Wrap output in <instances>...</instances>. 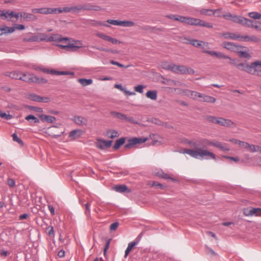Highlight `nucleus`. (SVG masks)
Listing matches in <instances>:
<instances>
[{
    "mask_svg": "<svg viewBox=\"0 0 261 261\" xmlns=\"http://www.w3.org/2000/svg\"><path fill=\"white\" fill-rule=\"evenodd\" d=\"M189 144L194 149H184L182 153L189 154L196 159L200 158L216 160V156L214 153L205 149L208 145L214 146L223 151H228L230 150L226 144H223L220 142H213L206 139H203L197 142L190 141L189 142Z\"/></svg>",
    "mask_w": 261,
    "mask_h": 261,
    "instance_id": "f257e3e1",
    "label": "nucleus"
},
{
    "mask_svg": "<svg viewBox=\"0 0 261 261\" xmlns=\"http://www.w3.org/2000/svg\"><path fill=\"white\" fill-rule=\"evenodd\" d=\"M223 17L226 20H231L234 23L240 24L243 26L248 27L249 25V23L251 22L249 19L229 13L223 15Z\"/></svg>",
    "mask_w": 261,
    "mask_h": 261,
    "instance_id": "f03ea898",
    "label": "nucleus"
},
{
    "mask_svg": "<svg viewBox=\"0 0 261 261\" xmlns=\"http://www.w3.org/2000/svg\"><path fill=\"white\" fill-rule=\"evenodd\" d=\"M186 24L194 26H200L207 28H212L213 24L211 23L203 21L200 19L187 17Z\"/></svg>",
    "mask_w": 261,
    "mask_h": 261,
    "instance_id": "7ed1b4c3",
    "label": "nucleus"
},
{
    "mask_svg": "<svg viewBox=\"0 0 261 261\" xmlns=\"http://www.w3.org/2000/svg\"><path fill=\"white\" fill-rule=\"evenodd\" d=\"M64 132V130L62 127L53 126L47 129L48 136L55 138L61 136Z\"/></svg>",
    "mask_w": 261,
    "mask_h": 261,
    "instance_id": "20e7f679",
    "label": "nucleus"
},
{
    "mask_svg": "<svg viewBox=\"0 0 261 261\" xmlns=\"http://www.w3.org/2000/svg\"><path fill=\"white\" fill-rule=\"evenodd\" d=\"M57 10L56 8H34L32 9V12L33 13H40L42 14H56Z\"/></svg>",
    "mask_w": 261,
    "mask_h": 261,
    "instance_id": "39448f33",
    "label": "nucleus"
},
{
    "mask_svg": "<svg viewBox=\"0 0 261 261\" xmlns=\"http://www.w3.org/2000/svg\"><path fill=\"white\" fill-rule=\"evenodd\" d=\"M147 138H134L132 139H130L128 140L127 143L124 145V148L126 149L131 148L135 145L138 144H141L144 143L147 141Z\"/></svg>",
    "mask_w": 261,
    "mask_h": 261,
    "instance_id": "423d86ee",
    "label": "nucleus"
},
{
    "mask_svg": "<svg viewBox=\"0 0 261 261\" xmlns=\"http://www.w3.org/2000/svg\"><path fill=\"white\" fill-rule=\"evenodd\" d=\"M107 22L113 25H120L130 27L135 25V23L132 21H121L119 20L108 19Z\"/></svg>",
    "mask_w": 261,
    "mask_h": 261,
    "instance_id": "0eeeda50",
    "label": "nucleus"
},
{
    "mask_svg": "<svg viewBox=\"0 0 261 261\" xmlns=\"http://www.w3.org/2000/svg\"><path fill=\"white\" fill-rule=\"evenodd\" d=\"M113 141L111 140L106 141L103 139H97L95 143L96 146L100 149H105L106 148H110L112 144Z\"/></svg>",
    "mask_w": 261,
    "mask_h": 261,
    "instance_id": "6e6552de",
    "label": "nucleus"
},
{
    "mask_svg": "<svg viewBox=\"0 0 261 261\" xmlns=\"http://www.w3.org/2000/svg\"><path fill=\"white\" fill-rule=\"evenodd\" d=\"M218 124L228 127H233L236 126V124L232 120L222 117H219Z\"/></svg>",
    "mask_w": 261,
    "mask_h": 261,
    "instance_id": "1a4fd4ad",
    "label": "nucleus"
},
{
    "mask_svg": "<svg viewBox=\"0 0 261 261\" xmlns=\"http://www.w3.org/2000/svg\"><path fill=\"white\" fill-rule=\"evenodd\" d=\"M95 35L97 37H99L103 40L110 41L114 44L120 43V41H118L116 38H112L110 36H107L103 33L97 32L95 34Z\"/></svg>",
    "mask_w": 261,
    "mask_h": 261,
    "instance_id": "9d476101",
    "label": "nucleus"
},
{
    "mask_svg": "<svg viewBox=\"0 0 261 261\" xmlns=\"http://www.w3.org/2000/svg\"><path fill=\"white\" fill-rule=\"evenodd\" d=\"M222 46L228 50L236 52L238 50V47L239 45L231 42H223Z\"/></svg>",
    "mask_w": 261,
    "mask_h": 261,
    "instance_id": "9b49d317",
    "label": "nucleus"
},
{
    "mask_svg": "<svg viewBox=\"0 0 261 261\" xmlns=\"http://www.w3.org/2000/svg\"><path fill=\"white\" fill-rule=\"evenodd\" d=\"M238 48V50L236 52L238 53L240 57L247 59L250 57V55L247 51L248 49L246 47L239 45Z\"/></svg>",
    "mask_w": 261,
    "mask_h": 261,
    "instance_id": "f8f14e48",
    "label": "nucleus"
},
{
    "mask_svg": "<svg viewBox=\"0 0 261 261\" xmlns=\"http://www.w3.org/2000/svg\"><path fill=\"white\" fill-rule=\"evenodd\" d=\"M72 120L76 124L81 126L87 125L88 123L87 119L82 116H74Z\"/></svg>",
    "mask_w": 261,
    "mask_h": 261,
    "instance_id": "ddd939ff",
    "label": "nucleus"
},
{
    "mask_svg": "<svg viewBox=\"0 0 261 261\" xmlns=\"http://www.w3.org/2000/svg\"><path fill=\"white\" fill-rule=\"evenodd\" d=\"M34 74L31 73L27 72L25 73H21V79L20 80L27 83H33Z\"/></svg>",
    "mask_w": 261,
    "mask_h": 261,
    "instance_id": "4468645a",
    "label": "nucleus"
},
{
    "mask_svg": "<svg viewBox=\"0 0 261 261\" xmlns=\"http://www.w3.org/2000/svg\"><path fill=\"white\" fill-rule=\"evenodd\" d=\"M59 47L62 49H65L68 51H76L81 46L75 45L73 43H69L67 45H61L59 44L58 45Z\"/></svg>",
    "mask_w": 261,
    "mask_h": 261,
    "instance_id": "2eb2a0df",
    "label": "nucleus"
},
{
    "mask_svg": "<svg viewBox=\"0 0 261 261\" xmlns=\"http://www.w3.org/2000/svg\"><path fill=\"white\" fill-rule=\"evenodd\" d=\"M239 146L246 149L250 152H254L255 145L250 144L247 142L242 141L239 142Z\"/></svg>",
    "mask_w": 261,
    "mask_h": 261,
    "instance_id": "dca6fc26",
    "label": "nucleus"
},
{
    "mask_svg": "<svg viewBox=\"0 0 261 261\" xmlns=\"http://www.w3.org/2000/svg\"><path fill=\"white\" fill-rule=\"evenodd\" d=\"M49 42L56 41V42H62L63 41H68L69 38L67 37H62L61 35L59 34H53L51 36L49 37Z\"/></svg>",
    "mask_w": 261,
    "mask_h": 261,
    "instance_id": "f3484780",
    "label": "nucleus"
},
{
    "mask_svg": "<svg viewBox=\"0 0 261 261\" xmlns=\"http://www.w3.org/2000/svg\"><path fill=\"white\" fill-rule=\"evenodd\" d=\"M20 16L27 21H35L38 19L36 16L32 13H21Z\"/></svg>",
    "mask_w": 261,
    "mask_h": 261,
    "instance_id": "a211bd4d",
    "label": "nucleus"
},
{
    "mask_svg": "<svg viewBox=\"0 0 261 261\" xmlns=\"http://www.w3.org/2000/svg\"><path fill=\"white\" fill-rule=\"evenodd\" d=\"M83 10H94L96 11H100L102 8L99 6L93 5L91 4L83 5Z\"/></svg>",
    "mask_w": 261,
    "mask_h": 261,
    "instance_id": "6ab92c4d",
    "label": "nucleus"
},
{
    "mask_svg": "<svg viewBox=\"0 0 261 261\" xmlns=\"http://www.w3.org/2000/svg\"><path fill=\"white\" fill-rule=\"evenodd\" d=\"M221 36L224 37L225 39H231L238 40L240 35L234 33L226 32L221 34Z\"/></svg>",
    "mask_w": 261,
    "mask_h": 261,
    "instance_id": "aec40b11",
    "label": "nucleus"
},
{
    "mask_svg": "<svg viewBox=\"0 0 261 261\" xmlns=\"http://www.w3.org/2000/svg\"><path fill=\"white\" fill-rule=\"evenodd\" d=\"M39 117L42 121H46L48 123H54L56 120V118L52 116L41 114L39 115Z\"/></svg>",
    "mask_w": 261,
    "mask_h": 261,
    "instance_id": "412c9836",
    "label": "nucleus"
},
{
    "mask_svg": "<svg viewBox=\"0 0 261 261\" xmlns=\"http://www.w3.org/2000/svg\"><path fill=\"white\" fill-rule=\"evenodd\" d=\"M199 98H202V101L206 102L208 103H215L216 101V99L213 97L209 95H206L204 94H201L199 95Z\"/></svg>",
    "mask_w": 261,
    "mask_h": 261,
    "instance_id": "4be33fe9",
    "label": "nucleus"
},
{
    "mask_svg": "<svg viewBox=\"0 0 261 261\" xmlns=\"http://www.w3.org/2000/svg\"><path fill=\"white\" fill-rule=\"evenodd\" d=\"M221 10V9H218L215 10L212 9H202L200 11V13L201 14L203 15H215L218 12H219Z\"/></svg>",
    "mask_w": 261,
    "mask_h": 261,
    "instance_id": "5701e85b",
    "label": "nucleus"
},
{
    "mask_svg": "<svg viewBox=\"0 0 261 261\" xmlns=\"http://www.w3.org/2000/svg\"><path fill=\"white\" fill-rule=\"evenodd\" d=\"M14 15V12L11 11H4L3 10L1 12V16H3V19H8L10 20V19L13 17V15Z\"/></svg>",
    "mask_w": 261,
    "mask_h": 261,
    "instance_id": "b1692460",
    "label": "nucleus"
},
{
    "mask_svg": "<svg viewBox=\"0 0 261 261\" xmlns=\"http://www.w3.org/2000/svg\"><path fill=\"white\" fill-rule=\"evenodd\" d=\"M236 67L241 70L249 73V71L251 69V64L248 65L245 63H239L236 65Z\"/></svg>",
    "mask_w": 261,
    "mask_h": 261,
    "instance_id": "393cba45",
    "label": "nucleus"
},
{
    "mask_svg": "<svg viewBox=\"0 0 261 261\" xmlns=\"http://www.w3.org/2000/svg\"><path fill=\"white\" fill-rule=\"evenodd\" d=\"M15 31L14 27L3 26L0 27V36L6 33H12Z\"/></svg>",
    "mask_w": 261,
    "mask_h": 261,
    "instance_id": "a878e982",
    "label": "nucleus"
},
{
    "mask_svg": "<svg viewBox=\"0 0 261 261\" xmlns=\"http://www.w3.org/2000/svg\"><path fill=\"white\" fill-rule=\"evenodd\" d=\"M160 255L157 252H152L150 254L144 257V260L151 261L152 260H156L160 258Z\"/></svg>",
    "mask_w": 261,
    "mask_h": 261,
    "instance_id": "bb28decb",
    "label": "nucleus"
},
{
    "mask_svg": "<svg viewBox=\"0 0 261 261\" xmlns=\"http://www.w3.org/2000/svg\"><path fill=\"white\" fill-rule=\"evenodd\" d=\"M251 69L249 71V73L261 77V68L259 67L252 66Z\"/></svg>",
    "mask_w": 261,
    "mask_h": 261,
    "instance_id": "cd10ccee",
    "label": "nucleus"
},
{
    "mask_svg": "<svg viewBox=\"0 0 261 261\" xmlns=\"http://www.w3.org/2000/svg\"><path fill=\"white\" fill-rule=\"evenodd\" d=\"M138 243V241H137L130 242L128 244V246L125 251V258H126L128 256V254L129 253L132 249L133 248V247L135 246Z\"/></svg>",
    "mask_w": 261,
    "mask_h": 261,
    "instance_id": "c85d7f7f",
    "label": "nucleus"
},
{
    "mask_svg": "<svg viewBox=\"0 0 261 261\" xmlns=\"http://www.w3.org/2000/svg\"><path fill=\"white\" fill-rule=\"evenodd\" d=\"M111 114L114 117L122 120L126 121L127 119V116L126 115L119 112H111Z\"/></svg>",
    "mask_w": 261,
    "mask_h": 261,
    "instance_id": "c756f323",
    "label": "nucleus"
},
{
    "mask_svg": "<svg viewBox=\"0 0 261 261\" xmlns=\"http://www.w3.org/2000/svg\"><path fill=\"white\" fill-rule=\"evenodd\" d=\"M146 96L151 100H155L157 99V91L149 90L146 92Z\"/></svg>",
    "mask_w": 261,
    "mask_h": 261,
    "instance_id": "7c9ffc66",
    "label": "nucleus"
},
{
    "mask_svg": "<svg viewBox=\"0 0 261 261\" xmlns=\"http://www.w3.org/2000/svg\"><path fill=\"white\" fill-rule=\"evenodd\" d=\"M82 133V131L79 129H75L72 130L69 134V137H71L73 140L80 137Z\"/></svg>",
    "mask_w": 261,
    "mask_h": 261,
    "instance_id": "2f4dec72",
    "label": "nucleus"
},
{
    "mask_svg": "<svg viewBox=\"0 0 261 261\" xmlns=\"http://www.w3.org/2000/svg\"><path fill=\"white\" fill-rule=\"evenodd\" d=\"M48 73L51 74H56V75H69V74H73V72H70L69 71H57L54 69H49Z\"/></svg>",
    "mask_w": 261,
    "mask_h": 261,
    "instance_id": "473e14b6",
    "label": "nucleus"
},
{
    "mask_svg": "<svg viewBox=\"0 0 261 261\" xmlns=\"http://www.w3.org/2000/svg\"><path fill=\"white\" fill-rule=\"evenodd\" d=\"M80 203L81 204L83 205L85 207V214L89 217L90 216V213H91V210H90V206H91V203L90 202H87L86 203L84 204V200H80Z\"/></svg>",
    "mask_w": 261,
    "mask_h": 261,
    "instance_id": "72a5a7b5",
    "label": "nucleus"
},
{
    "mask_svg": "<svg viewBox=\"0 0 261 261\" xmlns=\"http://www.w3.org/2000/svg\"><path fill=\"white\" fill-rule=\"evenodd\" d=\"M114 189L118 192L123 193L126 191H128V188L126 186L124 185H119L116 186Z\"/></svg>",
    "mask_w": 261,
    "mask_h": 261,
    "instance_id": "f704fd0d",
    "label": "nucleus"
},
{
    "mask_svg": "<svg viewBox=\"0 0 261 261\" xmlns=\"http://www.w3.org/2000/svg\"><path fill=\"white\" fill-rule=\"evenodd\" d=\"M125 138L124 137L121 138L117 140L115 142L114 145L113 146V148L115 150L118 149L121 145H122L125 143Z\"/></svg>",
    "mask_w": 261,
    "mask_h": 261,
    "instance_id": "c9c22d12",
    "label": "nucleus"
},
{
    "mask_svg": "<svg viewBox=\"0 0 261 261\" xmlns=\"http://www.w3.org/2000/svg\"><path fill=\"white\" fill-rule=\"evenodd\" d=\"M156 175L159 177H161L165 179H170L172 181H175V179L173 177H171L169 174L163 172H158L156 173Z\"/></svg>",
    "mask_w": 261,
    "mask_h": 261,
    "instance_id": "e433bc0d",
    "label": "nucleus"
},
{
    "mask_svg": "<svg viewBox=\"0 0 261 261\" xmlns=\"http://www.w3.org/2000/svg\"><path fill=\"white\" fill-rule=\"evenodd\" d=\"M33 83L43 84L47 83V80L43 77H39L34 74Z\"/></svg>",
    "mask_w": 261,
    "mask_h": 261,
    "instance_id": "4c0bfd02",
    "label": "nucleus"
},
{
    "mask_svg": "<svg viewBox=\"0 0 261 261\" xmlns=\"http://www.w3.org/2000/svg\"><path fill=\"white\" fill-rule=\"evenodd\" d=\"M219 117L213 116H206L205 117V119L207 121L209 122L213 123L214 124H218V120Z\"/></svg>",
    "mask_w": 261,
    "mask_h": 261,
    "instance_id": "58836bf2",
    "label": "nucleus"
},
{
    "mask_svg": "<svg viewBox=\"0 0 261 261\" xmlns=\"http://www.w3.org/2000/svg\"><path fill=\"white\" fill-rule=\"evenodd\" d=\"M251 21V23H249V25L247 27L254 28L257 31H261V23L259 22H256L255 24H253V21L250 19Z\"/></svg>",
    "mask_w": 261,
    "mask_h": 261,
    "instance_id": "ea45409f",
    "label": "nucleus"
},
{
    "mask_svg": "<svg viewBox=\"0 0 261 261\" xmlns=\"http://www.w3.org/2000/svg\"><path fill=\"white\" fill-rule=\"evenodd\" d=\"M163 83L166 85H168L170 86H181L182 85V83L178 81H175L172 80H168L165 82H163Z\"/></svg>",
    "mask_w": 261,
    "mask_h": 261,
    "instance_id": "a19ab883",
    "label": "nucleus"
},
{
    "mask_svg": "<svg viewBox=\"0 0 261 261\" xmlns=\"http://www.w3.org/2000/svg\"><path fill=\"white\" fill-rule=\"evenodd\" d=\"M79 82L82 86H86L91 84L93 81L92 79H80Z\"/></svg>",
    "mask_w": 261,
    "mask_h": 261,
    "instance_id": "79ce46f5",
    "label": "nucleus"
},
{
    "mask_svg": "<svg viewBox=\"0 0 261 261\" xmlns=\"http://www.w3.org/2000/svg\"><path fill=\"white\" fill-rule=\"evenodd\" d=\"M107 134L111 139H114L118 136V132L115 130H109L107 131Z\"/></svg>",
    "mask_w": 261,
    "mask_h": 261,
    "instance_id": "37998d69",
    "label": "nucleus"
},
{
    "mask_svg": "<svg viewBox=\"0 0 261 261\" xmlns=\"http://www.w3.org/2000/svg\"><path fill=\"white\" fill-rule=\"evenodd\" d=\"M190 44L196 47H201L203 44V41H199L196 39H192Z\"/></svg>",
    "mask_w": 261,
    "mask_h": 261,
    "instance_id": "c03bdc74",
    "label": "nucleus"
},
{
    "mask_svg": "<svg viewBox=\"0 0 261 261\" xmlns=\"http://www.w3.org/2000/svg\"><path fill=\"white\" fill-rule=\"evenodd\" d=\"M89 24L90 25H91L92 26H94V27L101 26V25H103V26L107 27H109V25L107 24H104L102 22H101V21H96V20H91L90 21Z\"/></svg>",
    "mask_w": 261,
    "mask_h": 261,
    "instance_id": "a18cd8bd",
    "label": "nucleus"
},
{
    "mask_svg": "<svg viewBox=\"0 0 261 261\" xmlns=\"http://www.w3.org/2000/svg\"><path fill=\"white\" fill-rule=\"evenodd\" d=\"M248 16L253 19H259L261 18V14L256 12L249 13Z\"/></svg>",
    "mask_w": 261,
    "mask_h": 261,
    "instance_id": "49530a36",
    "label": "nucleus"
},
{
    "mask_svg": "<svg viewBox=\"0 0 261 261\" xmlns=\"http://www.w3.org/2000/svg\"><path fill=\"white\" fill-rule=\"evenodd\" d=\"M25 119L28 121L32 120L34 123H38L39 122V119L37 117H35L33 115H29L25 117Z\"/></svg>",
    "mask_w": 261,
    "mask_h": 261,
    "instance_id": "de8ad7c7",
    "label": "nucleus"
},
{
    "mask_svg": "<svg viewBox=\"0 0 261 261\" xmlns=\"http://www.w3.org/2000/svg\"><path fill=\"white\" fill-rule=\"evenodd\" d=\"M11 78L15 80H19L21 79V72L17 71H12Z\"/></svg>",
    "mask_w": 261,
    "mask_h": 261,
    "instance_id": "09e8293b",
    "label": "nucleus"
},
{
    "mask_svg": "<svg viewBox=\"0 0 261 261\" xmlns=\"http://www.w3.org/2000/svg\"><path fill=\"white\" fill-rule=\"evenodd\" d=\"M57 9V13H61L62 12H70L72 11L71 7H65L63 9H61L60 8H56Z\"/></svg>",
    "mask_w": 261,
    "mask_h": 261,
    "instance_id": "8fccbe9b",
    "label": "nucleus"
},
{
    "mask_svg": "<svg viewBox=\"0 0 261 261\" xmlns=\"http://www.w3.org/2000/svg\"><path fill=\"white\" fill-rule=\"evenodd\" d=\"M29 98L33 101L39 102L40 96L36 94H31L29 96Z\"/></svg>",
    "mask_w": 261,
    "mask_h": 261,
    "instance_id": "3c124183",
    "label": "nucleus"
},
{
    "mask_svg": "<svg viewBox=\"0 0 261 261\" xmlns=\"http://www.w3.org/2000/svg\"><path fill=\"white\" fill-rule=\"evenodd\" d=\"M110 63L111 64H112V65H117V66H119L120 67H121V68H128L129 67L131 66L130 65H128L125 66V65H123V64H120L118 62L115 61L114 60L110 61Z\"/></svg>",
    "mask_w": 261,
    "mask_h": 261,
    "instance_id": "603ef678",
    "label": "nucleus"
},
{
    "mask_svg": "<svg viewBox=\"0 0 261 261\" xmlns=\"http://www.w3.org/2000/svg\"><path fill=\"white\" fill-rule=\"evenodd\" d=\"M39 40L40 41H46L47 42H49L48 41V39H49V36H48L47 35L45 34H43V33H41V34H39Z\"/></svg>",
    "mask_w": 261,
    "mask_h": 261,
    "instance_id": "864d4df0",
    "label": "nucleus"
},
{
    "mask_svg": "<svg viewBox=\"0 0 261 261\" xmlns=\"http://www.w3.org/2000/svg\"><path fill=\"white\" fill-rule=\"evenodd\" d=\"M186 66L184 65H178L177 66V74H184L185 73Z\"/></svg>",
    "mask_w": 261,
    "mask_h": 261,
    "instance_id": "5fc2aeb1",
    "label": "nucleus"
},
{
    "mask_svg": "<svg viewBox=\"0 0 261 261\" xmlns=\"http://www.w3.org/2000/svg\"><path fill=\"white\" fill-rule=\"evenodd\" d=\"M12 137L13 138V140L14 141L17 142L18 143H19L20 145L23 144V141L19 138L18 137L16 134H15V133L13 134L12 135Z\"/></svg>",
    "mask_w": 261,
    "mask_h": 261,
    "instance_id": "6e6d98bb",
    "label": "nucleus"
},
{
    "mask_svg": "<svg viewBox=\"0 0 261 261\" xmlns=\"http://www.w3.org/2000/svg\"><path fill=\"white\" fill-rule=\"evenodd\" d=\"M161 66L162 68L167 70H169L171 67V64H169L168 62L165 61L161 63Z\"/></svg>",
    "mask_w": 261,
    "mask_h": 261,
    "instance_id": "4d7b16f0",
    "label": "nucleus"
},
{
    "mask_svg": "<svg viewBox=\"0 0 261 261\" xmlns=\"http://www.w3.org/2000/svg\"><path fill=\"white\" fill-rule=\"evenodd\" d=\"M145 88V86L142 85H139L135 87L134 89L135 91L142 93L143 92V89Z\"/></svg>",
    "mask_w": 261,
    "mask_h": 261,
    "instance_id": "13d9d810",
    "label": "nucleus"
},
{
    "mask_svg": "<svg viewBox=\"0 0 261 261\" xmlns=\"http://www.w3.org/2000/svg\"><path fill=\"white\" fill-rule=\"evenodd\" d=\"M151 186L152 187H153V186L158 187L161 189H164L166 187L165 185L161 184L160 183H159L157 181H152V184H151Z\"/></svg>",
    "mask_w": 261,
    "mask_h": 261,
    "instance_id": "bf43d9fd",
    "label": "nucleus"
},
{
    "mask_svg": "<svg viewBox=\"0 0 261 261\" xmlns=\"http://www.w3.org/2000/svg\"><path fill=\"white\" fill-rule=\"evenodd\" d=\"M187 17L182 16H181V15H177L176 20L180 21V22H181L182 23H184L186 24V20H187Z\"/></svg>",
    "mask_w": 261,
    "mask_h": 261,
    "instance_id": "052dcab7",
    "label": "nucleus"
},
{
    "mask_svg": "<svg viewBox=\"0 0 261 261\" xmlns=\"http://www.w3.org/2000/svg\"><path fill=\"white\" fill-rule=\"evenodd\" d=\"M180 41L185 43V44H191V42L192 41V39H190L189 38H188L186 37H181L180 38Z\"/></svg>",
    "mask_w": 261,
    "mask_h": 261,
    "instance_id": "680f3d73",
    "label": "nucleus"
},
{
    "mask_svg": "<svg viewBox=\"0 0 261 261\" xmlns=\"http://www.w3.org/2000/svg\"><path fill=\"white\" fill-rule=\"evenodd\" d=\"M71 9L72 12L76 13L79 12L80 11L83 10V6L82 5H79L74 7H71Z\"/></svg>",
    "mask_w": 261,
    "mask_h": 261,
    "instance_id": "e2e57ef3",
    "label": "nucleus"
},
{
    "mask_svg": "<svg viewBox=\"0 0 261 261\" xmlns=\"http://www.w3.org/2000/svg\"><path fill=\"white\" fill-rule=\"evenodd\" d=\"M192 90L186 89V90H180L179 94H185L188 96H190L191 95Z\"/></svg>",
    "mask_w": 261,
    "mask_h": 261,
    "instance_id": "0e129e2a",
    "label": "nucleus"
},
{
    "mask_svg": "<svg viewBox=\"0 0 261 261\" xmlns=\"http://www.w3.org/2000/svg\"><path fill=\"white\" fill-rule=\"evenodd\" d=\"M216 57L219 59H229V56L225 55V54H224L223 53H222L221 52H218Z\"/></svg>",
    "mask_w": 261,
    "mask_h": 261,
    "instance_id": "69168bd1",
    "label": "nucleus"
},
{
    "mask_svg": "<svg viewBox=\"0 0 261 261\" xmlns=\"http://www.w3.org/2000/svg\"><path fill=\"white\" fill-rule=\"evenodd\" d=\"M251 210V215H257L258 213H261V208H252Z\"/></svg>",
    "mask_w": 261,
    "mask_h": 261,
    "instance_id": "338daca9",
    "label": "nucleus"
},
{
    "mask_svg": "<svg viewBox=\"0 0 261 261\" xmlns=\"http://www.w3.org/2000/svg\"><path fill=\"white\" fill-rule=\"evenodd\" d=\"M7 184L11 188H13L15 186V181L13 179L8 178Z\"/></svg>",
    "mask_w": 261,
    "mask_h": 261,
    "instance_id": "774afa93",
    "label": "nucleus"
}]
</instances>
